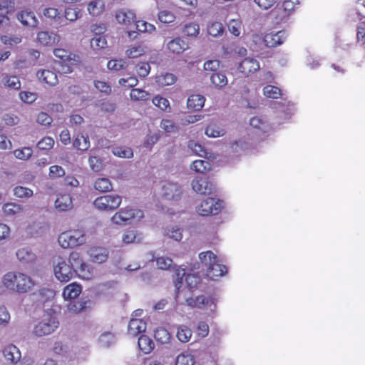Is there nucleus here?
Instances as JSON below:
<instances>
[{
    "label": "nucleus",
    "instance_id": "1",
    "mask_svg": "<svg viewBox=\"0 0 365 365\" xmlns=\"http://www.w3.org/2000/svg\"><path fill=\"white\" fill-rule=\"evenodd\" d=\"M5 289L18 294H26L35 286L34 280L28 274L19 271H10L5 273L1 280Z\"/></svg>",
    "mask_w": 365,
    "mask_h": 365
},
{
    "label": "nucleus",
    "instance_id": "2",
    "mask_svg": "<svg viewBox=\"0 0 365 365\" xmlns=\"http://www.w3.org/2000/svg\"><path fill=\"white\" fill-rule=\"evenodd\" d=\"M85 232L82 230H70L58 235V243L63 249L74 248L82 246L86 242Z\"/></svg>",
    "mask_w": 365,
    "mask_h": 365
},
{
    "label": "nucleus",
    "instance_id": "3",
    "mask_svg": "<svg viewBox=\"0 0 365 365\" xmlns=\"http://www.w3.org/2000/svg\"><path fill=\"white\" fill-rule=\"evenodd\" d=\"M143 217V212L142 210L127 207L116 212L111 217L110 222L113 225L123 226L132 221H138Z\"/></svg>",
    "mask_w": 365,
    "mask_h": 365
},
{
    "label": "nucleus",
    "instance_id": "4",
    "mask_svg": "<svg viewBox=\"0 0 365 365\" xmlns=\"http://www.w3.org/2000/svg\"><path fill=\"white\" fill-rule=\"evenodd\" d=\"M58 327V321L55 315L45 314L33 329V334L37 337L44 336L53 333Z\"/></svg>",
    "mask_w": 365,
    "mask_h": 365
},
{
    "label": "nucleus",
    "instance_id": "5",
    "mask_svg": "<svg viewBox=\"0 0 365 365\" xmlns=\"http://www.w3.org/2000/svg\"><path fill=\"white\" fill-rule=\"evenodd\" d=\"M53 271L55 277L61 282H67L71 279L74 271L70 264L61 257L53 261Z\"/></svg>",
    "mask_w": 365,
    "mask_h": 365
},
{
    "label": "nucleus",
    "instance_id": "6",
    "mask_svg": "<svg viewBox=\"0 0 365 365\" xmlns=\"http://www.w3.org/2000/svg\"><path fill=\"white\" fill-rule=\"evenodd\" d=\"M122 197L118 195H106L96 198L93 204L100 211L113 212L120 207Z\"/></svg>",
    "mask_w": 365,
    "mask_h": 365
},
{
    "label": "nucleus",
    "instance_id": "7",
    "mask_svg": "<svg viewBox=\"0 0 365 365\" xmlns=\"http://www.w3.org/2000/svg\"><path fill=\"white\" fill-rule=\"evenodd\" d=\"M186 303L192 308H197L206 311L208 314H213L216 309L215 299L203 294L195 298H187L186 299Z\"/></svg>",
    "mask_w": 365,
    "mask_h": 365
},
{
    "label": "nucleus",
    "instance_id": "8",
    "mask_svg": "<svg viewBox=\"0 0 365 365\" xmlns=\"http://www.w3.org/2000/svg\"><path fill=\"white\" fill-rule=\"evenodd\" d=\"M222 207V202L212 197L203 200L196 207L197 213L202 216L217 214Z\"/></svg>",
    "mask_w": 365,
    "mask_h": 365
},
{
    "label": "nucleus",
    "instance_id": "9",
    "mask_svg": "<svg viewBox=\"0 0 365 365\" xmlns=\"http://www.w3.org/2000/svg\"><path fill=\"white\" fill-rule=\"evenodd\" d=\"M51 351L56 356L66 361H71L75 358L72 347L66 341H54L51 345Z\"/></svg>",
    "mask_w": 365,
    "mask_h": 365
},
{
    "label": "nucleus",
    "instance_id": "10",
    "mask_svg": "<svg viewBox=\"0 0 365 365\" xmlns=\"http://www.w3.org/2000/svg\"><path fill=\"white\" fill-rule=\"evenodd\" d=\"M182 193L180 185L173 182H165L162 185V195L168 200H178Z\"/></svg>",
    "mask_w": 365,
    "mask_h": 365
},
{
    "label": "nucleus",
    "instance_id": "11",
    "mask_svg": "<svg viewBox=\"0 0 365 365\" xmlns=\"http://www.w3.org/2000/svg\"><path fill=\"white\" fill-rule=\"evenodd\" d=\"M16 18L24 26L36 28L38 24V20L34 13L28 9L18 11Z\"/></svg>",
    "mask_w": 365,
    "mask_h": 365
},
{
    "label": "nucleus",
    "instance_id": "12",
    "mask_svg": "<svg viewBox=\"0 0 365 365\" xmlns=\"http://www.w3.org/2000/svg\"><path fill=\"white\" fill-rule=\"evenodd\" d=\"M36 39L43 46H52L60 41L61 37L53 31H42L37 34Z\"/></svg>",
    "mask_w": 365,
    "mask_h": 365
},
{
    "label": "nucleus",
    "instance_id": "13",
    "mask_svg": "<svg viewBox=\"0 0 365 365\" xmlns=\"http://www.w3.org/2000/svg\"><path fill=\"white\" fill-rule=\"evenodd\" d=\"M250 125L258 134L269 133L272 130V126L265 118L262 116H255L251 118L250 120Z\"/></svg>",
    "mask_w": 365,
    "mask_h": 365
},
{
    "label": "nucleus",
    "instance_id": "14",
    "mask_svg": "<svg viewBox=\"0 0 365 365\" xmlns=\"http://www.w3.org/2000/svg\"><path fill=\"white\" fill-rule=\"evenodd\" d=\"M260 68L258 61L252 57L243 59L239 64L238 70L245 76L255 73Z\"/></svg>",
    "mask_w": 365,
    "mask_h": 365
},
{
    "label": "nucleus",
    "instance_id": "15",
    "mask_svg": "<svg viewBox=\"0 0 365 365\" xmlns=\"http://www.w3.org/2000/svg\"><path fill=\"white\" fill-rule=\"evenodd\" d=\"M287 35L284 31H279L276 33L267 34L263 38L265 46L269 48L281 45L286 39Z\"/></svg>",
    "mask_w": 365,
    "mask_h": 365
},
{
    "label": "nucleus",
    "instance_id": "16",
    "mask_svg": "<svg viewBox=\"0 0 365 365\" xmlns=\"http://www.w3.org/2000/svg\"><path fill=\"white\" fill-rule=\"evenodd\" d=\"M189 48L188 43L180 37L170 40L166 44V48L172 53L180 55Z\"/></svg>",
    "mask_w": 365,
    "mask_h": 365
},
{
    "label": "nucleus",
    "instance_id": "17",
    "mask_svg": "<svg viewBox=\"0 0 365 365\" xmlns=\"http://www.w3.org/2000/svg\"><path fill=\"white\" fill-rule=\"evenodd\" d=\"M192 187L193 190L200 195H206L212 192L213 185L205 178H197L192 181Z\"/></svg>",
    "mask_w": 365,
    "mask_h": 365
},
{
    "label": "nucleus",
    "instance_id": "18",
    "mask_svg": "<svg viewBox=\"0 0 365 365\" xmlns=\"http://www.w3.org/2000/svg\"><path fill=\"white\" fill-rule=\"evenodd\" d=\"M88 255L93 262L101 264L108 259L109 252L104 247H93L88 250Z\"/></svg>",
    "mask_w": 365,
    "mask_h": 365
},
{
    "label": "nucleus",
    "instance_id": "19",
    "mask_svg": "<svg viewBox=\"0 0 365 365\" xmlns=\"http://www.w3.org/2000/svg\"><path fill=\"white\" fill-rule=\"evenodd\" d=\"M250 148L249 143L244 138H240L230 143L229 153L233 156L243 154Z\"/></svg>",
    "mask_w": 365,
    "mask_h": 365
},
{
    "label": "nucleus",
    "instance_id": "20",
    "mask_svg": "<svg viewBox=\"0 0 365 365\" xmlns=\"http://www.w3.org/2000/svg\"><path fill=\"white\" fill-rule=\"evenodd\" d=\"M4 358L14 364H17L21 358V352L17 346L8 344L3 349Z\"/></svg>",
    "mask_w": 365,
    "mask_h": 365
},
{
    "label": "nucleus",
    "instance_id": "21",
    "mask_svg": "<svg viewBox=\"0 0 365 365\" xmlns=\"http://www.w3.org/2000/svg\"><path fill=\"white\" fill-rule=\"evenodd\" d=\"M36 76L38 80L51 86L58 83V77L55 72L50 70H40L37 72Z\"/></svg>",
    "mask_w": 365,
    "mask_h": 365
},
{
    "label": "nucleus",
    "instance_id": "22",
    "mask_svg": "<svg viewBox=\"0 0 365 365\" xmlns=\"http://www.w3.org/2000/svg\"><path fill=\"white\" fill-rule=\"evenodd\" d=\"M115 19L118 23L128 26L135 21V15L130 10H120L116 12Z\"/></svg>",
    "mask_w": 365,
    "mask_h": 365
},
{
    "label": "nucleus",
    "instance_id": "23",
    "mask_svg": "<svg viewBox=\"0 0 365 365\" xmlns=\"http://www.w3.org/2000/svg\"><path fill=\"white\" fill-rule=\"evenodd\" d=\"M104 0H92L87 5V11L92 16H98L105 11Z\"/></svg>",
    "mask_w": 365,
    "mask_h": 365
},
{
    "label": "nucleus",
    "instance_id": "24",
    "mask_svg": "<svg viewBox=\"0 0 365 365\" xmlns=\"http://www.w3.org/2000/svg\"><path fill=\"white\" fill-rule=\"evenodd\" d=\"M72 207V197L70 194L61 195L55 201V207L59 211H67Z\"/></svg>",
    "mask_w": 365,
    "mask_h": 365
},
{
    "label": "nucleus",
    "instance_id": "25",
    "mask_svg": "<svg viewBox=\"0 0 365 365\" xmlns=\"http://www.w3.org/2000/svg\"><path fill=\"white\" fill-rule=\"evenodd\" d=\"M146 323L140 319H130L128 324V334L131 336H136L146 330Z\"/></svg>",
    "mask_w": 365,
    "mask_h": 365
},
{
    "label": "nucleus",
    "instance_id": "26",
    "mask_svg": "<svg viewBox=\"0 0 365 365\" xmlns=\"http://www.w3.org/2000/svg\"><path fill=\"white\" fill-rule=\"evenodd\" d=\"M205 102V98L203 96L199 94H193L188 97L187 101V106L189 109L195 111L200 110Z\"/></svg>",
    "mask_w": 365,
    "mask_h": 365
},
{
    "label": "nucleus",
    "instance_id": "27",
    "mask_svg": "<svg viewBox=\"0 0 365 365\" xmlns=\"http://www.w3.org/2000/svg\"><path fill=\"white\" fill-rule=\"evenodd\" d=\"M81 293V287L76 283L67 285L63 291V297L65 300L76 299Z\"/></svg>",
    "mask_w": 365,
    "mask_h": 365
},
{
    "label": "nucleus",
    "instance_id": "28",
    "mask_svg": "<svg viewBox=\"0 0 365 365\" xmlns=\"http://www.w3.org/2000/svg\"><path fill=\"white\" fill-rule=\"evenodd\" d=\"M17 259L22 263H30L36 259V255L29 247H21L16 252Z\"/></svg>",
    "mask_w": 365,
    "mask_h": 365
},
{
    "label": "nucleus",
    "instance_id": "29",
    "mask_svg": "<svg viewBox=\"0 0 365 365\" xmlns=\"http://www.w3.org/2000/svg\"><path fill=\"white\" fill-rule=\"evenodd\" d=\"M147 48L142 44L131 45L125 50V56L129 58H136L146 53Z\"/></svg>",
    "mask_w": 365,
    "mask_h": 365
},
{
    "label": "nucleus",
    "instance_id": "30",
    "mask_svg": "<svg viewBox=\"0 0 365 365\" xmlns=\"http://www.w3.org/2000/svg\"><path fill=\"white\" fill-rule=\"evenodd\" d=\"M227 270L225 266L219 264L218 261H216L212 264L207 270V275L211 278L222 277L227 273Z\"/></svg>",
    "mask_w": 365,
    "mask_h": 365
},
{
    "label": "nucleus",
    "instance_id": "31",
    "mask_svg": "<svg viewBox=\"0 0 365 365\" xmlns=\"http://www.w3.org/2000/svg\"><path fill=\"white\" fill-rule=\"evenodd\" d=\"M143 239V235L133 230H126L122 237V240L125 244L140 242Z\"/></svg>",
    "mask_w": 365,
    "mask_h": 365
},
{
    "label": "nucleus",
    "instance_id": "32",
    "mask_svg": "<svg viewBox=\"0 0 365 365\" xmlns=\"http://www.w3.org/2000/svg\"><path fill=\"white\" fill-rule=\"evenodd\" d=\"M73 147L78 150L86 151L91 145L88 136L78 133L73 143Z\"/></svg>",
    "mask_w": 365,
    "mask_h": 365
},
{
    "label": "nucleus",
    "instance_id": "33",
    "mask_svg": "<svg viewBox=\"0 0 365 365\" xmlns=\"http://www.w3.org/2000/svg\"><path fill=\"white\" fill-rule=\"evenodd\" d=\"M271 16L276 24L285 22L290 14L284 10L282 6H277L271 12Z\"/></svg>",
    "mask_w": 365,
    "mask_h": 365
},
{
    "label": "nucleus",
    "instance_id": "34",
    "mask_svg": "<svg viewBox=\"0 0 365 365\" xmlns=\"http://www.w3.org/2000/svg\"><path fill=\"white\" fill-rule=\"evenodd\" d=\"M2 210L5 216L13 217L21 213L24 210V207L19 204L8 202L3 205Z\"/></svg>",
    "mask_w": 365,
    "mask_h": 365
},
{
    "label": "nucleus",
    "instance_id": "35",
    "mask_svg": "<svg viewBox=\"0 0 365 365\" xmlns=\"http://www.w3.org/2000/svg\"><path fill=\"white\" fill-rule=\"evenodd\" d=\"M177 77L171 73H163L155 77V82L160 86H167L175 83Z\"/></svg>",
    "mask_w": 365,
    "mask_h": 365
},
{
    "label": "nucleus",
    "instance_id": "36",
    "mask_svg": "<svg viewBox=\"0 0 365 365\" xmlns=\"http://www.w3.org/2000/svg\"><path fill=\"white\" fill-rule=\"evenodd\" d=\"M210 81L212 84L217 88H222L228 83L226 75L221 72H215L212 73L210 76Z\"/></svg>",
    "mask_w": 365,
    "mask_h": 365
},
{
    "label": "nucleus",
    "instance_id": "37",
    "mask_svg": "<svg viewBox=\"0 0 365 365\" xmlns=\"http://www.w3.org/2000/svg\"><path fill=\"white\" fill-rule=\"evenodd\" d=\"M94 188L100 192H107L113 190V185L108 178H101L94 182Z\"/></svg>",
    "mask_w": 365,
    "mask_h": 365
},
{
    "label": "nucleus",
    "instance_id": "38",
    "mask_svg": "<svg viewBox=\"0 0 365 365\" xmlns=\"http://www.w3.org/2000/svg\"><path fill=\"white\" fill-rule=\"evenodd\" d=\"M192 331L190 328L185 325H180L178 327L176 336L182 343H187L191 339Z\"/></svg>",
    "mask_w": 365,
    "mask_h": 365
},
{
    "label": "nucleus",
    "instance_id": "39",
    "mask_svg": "<svg viewBox=\"0 0 365 365\" xmlns=\"http://www.w3.org/2000/svg\"><path fill=\"white\" fill-rule=\"evenodd\" d=\"M199 259L202 266L206 267V270L217 261L216 255L211 251L200 252L199 254Z\"/></svg>",
    "mask_w": 365,
    "mask_h": 365
},
{
    "label": "nucleus",
    "instance_id": "40",
    "mask_svg": "<svg viewBox=\"0 0 365 365\" xmlns=\"http://www.w3.org/2000/svg\"><path fill=\"white\" fill-rule=\"evenodd\" d=\"M164 235L175 241H180L182 238V230L178 226L170 225L165 229Z\"/></svg>",
    "mask_w": 365,
    "mask_h": 365
},
{
    "label": "nucleus",
    "instance_id": "41",
    "mask_svg": "<svg viewBox=\"0 0 365 365\" xmlns=\"http://www.w3.org/2000/svg\"><path fill=\"white\" fill-rule=\"evenodd\" d=\"M138 346L143 353L148 354L153 349L154 343L148 336L141 335L138 339Z\"/></svg>",
    "mask_w": 365,
    "mask_h": 365
},
{
    "label": "nucleus",
    "instance_id": "42",
    "mask_svg": "<svg viewBox=\"0 0 365 365\" xmlns=\"http://www.w3.org/2000/svg\"><path fill=\"white\" fill-rule=\"evenodd\" d=\"M225 130L216 124L208 125L205 131V135L209 138H218L225 134Z\"/></svg>",
    "mask_w": 365,
    "mask_h": 365
},
{
    "label": "nucleus",
    "instance_id": "43",
    "mask_svg": "<svg viewBox=\"0 0 365 365\" xmlns=\"http://www.w3.org/2000/svg\"><path fill=\"white\" fill-rule=\"evenodd\" d=\"M128 67V63L125 60L120 59H111L107 63V68L110 71H120L125 70Z\"/></svg>",
    "mask_w": 365,
    "mask_h": 365
},
{
    "label": "nucleus",
    "instance_id": "44",
    "mask_svg": "<svg viewBox=\"0 0 365 365\" xmlns=\"http://www.w3.org/2000/svg\"><path fill=\"white\" fill-rule=\"evenodd\" d=\"M190 168L196 173H203L210 169V164L207 160H197L192 163Z\"/></svg>",
    "mask_w": 365,
    "mask_h": 365
},
{
    "label": "nucleus",
    "instance_id": "45",
    "mask_svg": "<svg viewBox=\"0 0 365 365\" xmlns=\"http://www.w3.org/2000/svg\"><path fill=\"white\" fill-rule=\"evenodd\" d=\"M152 102L156 107L163 111L170 110V103L166 98L157 95L153 98Z\"/></svg>",
    "mask_w": 365,
    "mask_h": 365
},
{
    "label": "nucleus",
    "instance_id": "46",
    "mask_svg": "<svg viewBox=\"0 0 365 365\" xmlns=\"http://www.w3.org/2000/svg\"><path fill=\"white\" fill-rule=\"evenodd\" d=\"M14 155L21 160H28L33 155V150L30 147H24L14 150Z\"/></svg>",
    "mask_w": 365,
    "mask_h": 365
},
{
    "label": "nucleus",
    "instance_id": "47",
    "mask_svg": "<svg viewBox=\"0 0 365 365\" xmlns=\"http://www.w3.org/2000/svg\"><path fill=\"white\" fill-rule=\"evenodd\" d=\"M160 127L168 133H178L180 130L179 125L170 119H163L160 122Z\"/></svg>",
    "mask_w": 365,
    "mask_h": 365
},
{
    "label": "nucleus",
    "instance_id": "48",
    "mask_svg": "<svg viewBox=\"0 0 365 365\" xmlns=\"http://www.w3.org/2000/svg\"><path fill=\"white\" fill-rule=\"evenodd\" d=\"M0 39L3 44L11 48L19 44L22 41V37L19 35H4L1 36Z\"/></svg>",
    "mask_w": 365,
    "mask_h": 365
},
{
    "label": "nucleus",
    "instance_id": "49",
    "mask_svg": "<svg viewBox=\"0 0 365 365\" xmlns=\"http://www.w3.org/2000/svg\"><path fill=\"white\" fill-rule=\"evenodd\" d=\"M263 93L267 98L274 99H277L282 96L281 89L272 85H267L264 86L263 88Z\"/></svg>",
    "mask_w": 365,
    "mask_h": 365
},
{
    "label": "nucleus",
    "instance_id": "50",
    "mask_svg": "<svg viewBox=\"0 0 365 365\" xmlns=\"http://www.w3.org/2000/svg\"><path fill=\"white\" fill-rule=\"evenodd\" d=\"M114 155L123 158H131L133 156V150L128 147L119 146L112 149Z\"/></svg>",
    "mask_w": 365,
    "mask_h": 365
},
{
    "label": "nucleus",
    "instance_id": "51",
    "mask_svg": "<svg viewBox=\"0 0 365 365\" xmlns=\"http://www.w3.org/2000/svg\"><path fill=\"white\" fill-rule=\"evenodd\" d=\"M224 27L220 22L214 21L207 25V32L213 37H217L223 34Z\"/></svg>",
    "mask_w": 365,
    "mask_h": 365
},
{
    "label": "nucleus",
    "instance_id": "52",
    "mask_svg": "<svg viewBox=\"0 0 365 365\" xmlns=\"http://www.w3.org/2000/svg\"><path fill=\"white\" fill-rule=\"evenodd\" d=\"M115 342L114 335L109 331L101 334L98 338L99 345L102 347L107 348Z\"/></svg>",
    "mask_w": 365,
    "mask_h": 365
},
{
    "label": "nucleus",
    "instance_id": "53",
    "mask_svg": "<svg viewBox=\"0 0 365 365\" xmlns=\"http://www.w3.org/2000/svg\"><path fill=\"white\" fill-rule=\"evenodd\" d=\"M74 272H76L81 278L85 279H90L93 276V268L86 262Z\"/></svg>",
    "mask_w": 365,
    "mask_h": 365
},
{
    "label": "nucleus",
    "instance_id": "54",
    "mask_svg": "<svg viewBox=\"0 0 365 365\" xmlns=\"http://www.w3.org/2000/svg\"><path fill=\"white\" fill-rule=\"evenodd\" d=\"M149 96L150 93L148 91L140 88H133L130 93L131 100L135 101H145Z\"/></svg>",
    "mask_w": 365,
    "mask_h": 365
},
{
    "label": "nucleus",
    "instance_id": "55",
    "mask_svg": "<svg viewBox=\"0 0 365 365\" xmlns=\"http://www.w3.org/2000/svg\"><path fill=\"white\" fill-rule=\"evenodd\" d=\"M187 147L195 155L202 158L207 157V153L202 145L193 140H190L188 142Z\"/></svg>",
    "mask_w": 365,
    "mask_h": 365
},
{
    "label": "nucleus",
    "instance_id": "56",
    "mask_svg": "<svg viewBox=\"0 0 365 365\" xmlns=\"http://www.w3.org/2000/svg\"><path fill=\"white\" fill-rule=\"evenodd\" d=\"M194 356L189 353H182L177 356L175 365H194Z\"/></svg>",
    "mask_w": 365,
    "mask_h": 365
},
{
    "label": "nucleus",
    "instance_id": "57",
    "mask_svg": "<svg viewBox=\"0 0 365 365\" xmlns=\"http://www.w3.org/2000/svg\"><path fill=\"white\" fill-rule=\"evenodd\" d=\"M14 9V3L9 0L0 1V16L5 17V21L9 22L7 14Z\"/></svg>",
    "mask_w": 365,
    "mask_h": 365
},
{
    "label": "nucleus",
    "instance_id": "58",
    "mask_svg": "<svg viewBox=\"0 0 365 365\" xmlns=\"http://www.w3.org/2000/svg\"><path fill=\"white\" fill-rule=\"evenodd\" d=\"M69 263L70 266L73 268V270L75 271L80 266H82L84 262L79 252H72L69 255Z\"/></svg>",
    "mask_w": 365,
    "mask_h": 365
},
{
    "label": "nucleus",
    "instance_id": "59",
    "mask_svg": "<svg viewBox=\"0 0 365 365\" xmlns=\"http://www.w3.org/2000/svg\"><path fill=\"white\" fill-rule=\"evenodd\" d=\"M200 26L197 23L191 22L185 25L183 33L190 37H195L199 34Z\"/></svg>",
    "mask_w": 365,
    "mask_h": 365
},
{
    "label": "nucleus",
    "instance_id": "60",
    "mask_svg": "<svg viewBox=\"0 0 365 365\" xmlns=\"http://www.w3.org/2000/svg\"><path fill=\"white\" fill-rule=\"evenodd\" d=\"M43 14L46 18L55 21L61 19V14L60 11L54 7H48L44 9Z\"/></svg>",
    "mask_w": 365,
    "mask_h": 365
},
{
    "label": "nucleus",
    "instance_id": "61",
    "mask_svg": "<svg viewBox=\"0 0 365 365\" xmlns=\"http://www.w3.org/2000/svg\"><path fill=\"white\" fill-rule=\"evenodd\" d=\"M14 194L17 197L29 198L33 195L34 192L28 187L17 186L14 189Z\"/></svg>",
    "mask_w": 365,
    "mask_h": 365
},
{
    "label": "nucleus",
    "instance_id": "62",
    "mask_svg": "<svg viewBox=\"0 0 365 365\" xmlns=\"http://www.w3.org/2000/svg\"><path fill=\"white\" fill-rule=\"evenodd\" d=\"M66 307L68 310L71 313H78L85 309V303L80 301L68 300Z\"/></svg>",
    "mask_w": 365,
    "mask_h": 365
},
{
    "label": "nucleus",
    "instance_id": "63",
    "mask_svg": "<svg viewBox=\"0 0 365 365\" xmlns=\"http://www.w3.org/2000/svg\"><path fill=\"white\" fill-rule=\"evenodd\" d=\"M135 71L141 78L147 77L150 72V66L148 63L140 62L135 66Z\"/></svg>",
    "mask_w": 365,
    "mask_h": 365
},
{
    "label": "nucleus",
    "instance_id": "64",
    "mask_svg": "<svg viewBox=\"0 0 365 365\" xmlns=\"http://www.w3.org/2000/svg\"><path fill=\"white\" fill-rule=\"evenodd\" d=\"M54 140L49 136L43 138L37 143V148L41 150H49L54 145Z\"/></svg>",
    "mask_w": 365,
    "mask_h": 365
}]
</instances>
